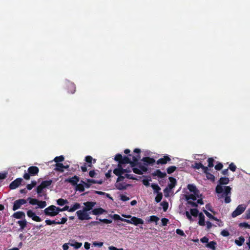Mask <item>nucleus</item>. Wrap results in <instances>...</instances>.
Segmentation results:
<instances>
[{
	"mask_svg": "<svg viewBox=\"0 0 250 250\" xmlns=\"http://www.w3.org/2000/svg\"><path fill=\"white\" fill-rule=\"evenodd\" d=\"M231 171L234 172L236 169V166L234 165V163H231L229 164V168Z\"/></svg>",
	"mask_w": 250,
	"mask_h": 250,
	"instance_id": "51",
	"label": "nucleus"
},
{
	"mask_svg": "<svg viewBox=\"0 0 250 250\" xmlns=\"http://www.w3.org/2000/svg\"><path fill=\"white\" fill-rule=\"evenodd\" d=\"M246 208V206L244 204L239 205L231 213V216L235 218L243 213Z\"/></svg>",
	"mask_w": 250,
	"mask_h": 250,
	"instance_id": "6",
	"label": "nucleus"
},
{
	"mask_svg": "<svg viewBox=\"0 0 250 250\" xmlns=\"http://www.w3.org/2000/svg\"><path fill=\"white\" fill-rule=\"evenodd\" d=\"M239 226L241 227H244L246 228L250 229V225L248 224L246 222L241 223L239 224Z\"/></svg>",
	"mask_w": 250,
	"mask_h": 250,
	"instance_id": "61",
	"label": "nucleus"
},
{
	"mask_svg": "<svg viewBox=\"0 0 250 250\" xmlns=\"http://www.w3.org/2000/svg\"><path fill=\"white\" fill-rule=\"evenodd\" d=\"M27 223V222L25 219L20 220L17 222V223L20 226V229L21 230L23 229L26 227Z\"/></svg>",
	"mask_w": 250,
	"mask_h": 250,
	"instance_id": "27",
	"label": "nucleus"
},
{
	"mask_svg": "<svg viewBox=\"0 0 250 250\" xmlns=\"http://www.w3.org/2000/svg\"><path fill=\"white\" fill-rule=\"evenodd\" d=\"M87 212V211H84L83 209L77 211L76 214L78 217V219L80 220H89L91 219V217Z\"/></svg>",
	"mask_w": 250,
	"mask_h": 250,
	"instance_id": "8",
	"label": "nucleus"
},
{
	"mask_svg": "<svg viewBox=\"0 0 250 250\" xmlns=\"http://www.w3.org/2000/svg\"><path fill=\"white\" fill-rule=\"evenodd\" d=\"M26 203L27 201L24 199H20L16 200L14 202L13 206L12 208L13 210L15 211L20 208L22 205L25 204Z\"/></svg>",
	"mask_w": 250,
	"mask_h": 250,
	"instance_id": "10",
	"label": "nucleus"
},
{
	"mask_svg": "<svg viewBox=\"0 0 250 250\" xmlns=\"http://www.w3.org/2000/svg\"><path fill=\"white\" fill-rule=\"evenodd\" d=\"M216 243L214 241H212L209 242V243H208V244L206 245V247L211 249L212 250H215L216 249Z\"/></svg>",
	"mask_w": 250,
	"mask_h": 250,
	"instance_id": "30",
	"label": "nucleus"
},
{
	"mask_svg": "<svg viewBox=\"0 0 250 250\" xmlns=\"http://www.w3.org/2000/svg\"><path fill=\"white\" fill-rule=\"evenodd\" d=\"M229 182V178L221 177L218 181L219 185L215 188V192L218 194L222 193L220 195H218V198H224V202L226 204L229 203L231 201L230 198L231 188L229 186H225L223 188L221 185H227Z\"/></svg>",
	"mask_w": 250,
	"mask_h": 250,
	"instance_id": "1",
	"label": "nucleus"
},
{
	"mask_svg": "<svg viewBox=\"0 0 250 250\" xmlns=\"http://www.w3.org/2000/svg\"><path fill=\"white\" fill-rule=\"evenodd\" d=\"M159 220V218L155 215H152L150 216L149 219L148 220V222H155L157 223Z\"/></svg>",
	"mask_w": 250,
	"mask_h": 250,
	"instance_id": "40",
	"label": "nucleus"
},
{
	"mask_svg": "<svg viewBox=\"0 0 250 250\" xmlns=\"http://www.w3.org/2000/svg\"><path fill=\"white\" fill-rule=\"evenodd\" d=\"M85 161L87 163L88 167H92V162L93 161V163L96 162V159H93L92 157L90 156H87L85 158Z\"/></svg>",
	"mask_w": 250,
	"mask_h": 250,
	"instance_id": "25",
	"label": "nucleus"
},
{
	"mask_svg": "<svg viewBox=\"0 0 250 250\" xmlns=\"http://www.w3.org/2000/svg\"><path fill=\"white\" fill-rule=\"evenodd\" d=\"M199 219L198 224L201 226H205V217L204 215L203 214V213H202V212L199 213Z\"/></svg>",
	"mask_w": 250,
	"mask_h": 250,
	"instance_id": "23",
	"label": "nucleus"
},
{
	"mask_svg": "<svg viewBox=\"0 0 250 250\" xmlns=\"http://www.w3.org/2000/svg\"><path fill=\"white\" fill-rule=\"evenodd\" d=\"M28 200H29V203L32 205H35L38 204V200L36 199L32 198L29 197L28 198Z\"/></svg>",
	"mask_w": 250,
	"mask_h": 250,
	"instance_id": "48",
	"label": "nucleus"
},
{
	"mask_svg": "<svg viewBox=\"0 0 250 250\" xmlns=\"http://www.w3.org/2000/svg\"><path fill=\"white\" fill-rule=\"evenodd\" d=\"M171 189H169L167 187L164 189V193L165 194V196L166 197H168L169 196V194L170 192Z\"/></svg>",
	"mask_w": 250,
	"mask_h": 250,
	"instance_id": "53",
	"label": "nucleus"
},
{
	"mask_svg": "<svg viewBox=\"0 0 250 250\" xmlns=\"http://www.w3.org/2000/svg\"><path fill=\"white\" fill-rule=\"evenodd\" d=\"M151 187L154 190V193L160 192L159 191L161 190V188L157 184L153 183L151 185Z\"/></svg>",
	"mask_w": 250,
	"mask_h": 250,
	"instance_id": "34",
	"label": "nucleus"
},
{
	"mask_svg": "<svg viewBox=\"0 0 250 250\" xmlns=\"http://www.w3.org/2000/svg\"><path fill=\"white\" fill-rule=\"evenodd\" d=\"M133 171L137 174L141 175L143 174V172L140 170V169L136 168V167H133L132 168Z\"/></svg>",
	"mask_w": 250,
	"mask_h": 250,
	"instance_id": "55",
	"label": "nucleus"
},
{
	"mask_svg": "<svg viewBox=\"0 0 250 250\" xmlns=\"http://www.w3.org/2000/svg\"><path fill=\"white\" fill-rule=\"evenodd\" d=\"M80 180V178L75 175L73 177H69L68 178H67L65 180V182H68L72 184L73 186H75L78 184V182Z\"/></svg>",
	"mask_w": 250,
	"mask_h": 250,
	"instance_id": "13",
	"label": "nucleus"
},
{
	"mask_svg": "<svg viewBox=\"0 0 250 250\" xmlns=\"http://www.w3.org/2000/svg\"><path fill=\"white\" fill-rule=\"evenodd\" d=\"M187 201V204L190 205H191L193 207L196 208V207H198V205H197L196 202H194L191 201L190 200H188V201Z\"/></svg>",
	"mask_w": 250,
	"mask_h": 250,
	"instance_id": "58",
	"label": "nucleus"
},
{
	"mask_svg": "<svg viewBox=\"0 0 250 250\" xmlns=\"http://www.w3.org/2000/svg\"><path fill=\"white\" fill-rule=\"evenodd\" d=\"M105 212H106V211L102 208H94L92 210V214L95 215H99Z\"/></svg>",
	"mask_w": 250,
	"mask_h": 250,
	"instance_id": "19",
	"label": "nucleus"
},
{
	"mask_svg": "<svg viewBox=\"0 0 250 250\" xmlns=\"http://www.w3.org/2000/svg\"><path fill=\"white\" fill-rule=\"evenodd\" d=\"M113 173L116 176L122 175L125 173L123 166L118 164L117 167L113 170Z\"/></svg>",
	"mask_w": 250,
	"mask_h": 250,
	"instance_id": "17",
	"label": "nucleus"
},
{
	"mask_svg": "<svg viewBox=\"0 0 250 250\" xmlns=\"http://www.w3.org/2000/svg\"><path fill=\"white\" fill-rule=\"evenodd\" d=\"M126 222L128 224H133L135 226H138L144 224V220L135 216H133L131 219H126Z\"/></svg>",
	"mask_w": 250,
	"mask_h": 250,
	"instance_id": "9",
	"label": "nucleus"
},
{
	"mask_svg": "<svg viewBox=\"0 0 250 250\" xmlns=\"http://www.w3.org/2000/svg\"><path fill=\"white\" fill-rule=\"evenodd\" d=\"M96 219H98V218H96ZM99 220L100 222H103L105 224H110L112 222V221L111 220L107 219H99Z\"/></svg>",
	"mask_w": 250,
	"mask_h": 250,
	"instance_id": "50",
	"label": "nucleus"
},
{
	"mask_svg": "<svg viewBox=\"0 0 250 250\" xmlns=\"http://www.w3.org/2000/svg\"><path fill=\"white\" fill-rule=\"evenodd\" d=\"M68 203V202L66 199H63L62 198H60L57 201V204L61 206H62Z\"/></svg>",
	"mask_w": 250,
	"mask_h": 250,
	"instance_id": "33",
	"label": "nucleus"
},
{
	"mask_svg": "<svg viewBox=\"0 0 250 250\" xmlns=\"http://www.w3.org/2000/svg\"><path fill=\"white\" fill-rule=\"evenodd\" d=\"M69 244L71 246L74 247L76 249L80 248L82 245V243L75 242V241L73 243H70Z\"/></svg>",
	"mask_w": 250,
	"mask_h": 250,
	"instance_id": "41",
	"label": "nucleus"
},
{
	"mask_svg": "<svg viewBox=\"0 0 250 250\" xmlns=\"http://www.w3.org/2000/svg\"><path fill=\"white\" fill-rule=\"evenodd\" d=\"M27 215L29 217L31 218L32 219L35 221H36V222L42 221L41 218L40 217L37 216L36 215L35 213L34 212L31 210H29L27 211Z\"/></svg>",
	"mask_w": 250,
	"mask_h": 250,
	"instance_id": "12",
	"label": "nucleus"
},
{
	"mask_svg": "<svg viewBox=\"0 0 250 250\" xmlns=\"http://www.w3.org/2000/svg\"><path fill=\"white\" fill-rule=\"evenodd\" d=\"M141 161L144 162V164L145 166H147L149 165H153L155 162L154 159L149 157H143Z\"/></svg>",
	"mask_w": 250,
	"mask_h": 250,
	"instance_id": "15",
	"label": "nucleus"
},
{
	"mask_svg": "<svg viewBox=\"0 0 250 250\" xmlns=\"http://www.w3.org/2000/svg\"><path fill=\"white\" fill-rule=\"evenodd\" d=\"M64 159V157L62 155H61V156H60L56 157L54 158V161L56 163H60V162H62L63 161Z\"/></svg>",
	"mask_w": 250,
	"mask_h": 250,
	"instance_id": "43",
	"label": "nucleus"
},
{
	"mask_svg": "<svg viewBox=\"0 0 250 250\" xmlns=\"http://www.w3.org/2000/svg\"><path fill=\"white\" fill-rule=\"evenodd\" d=\"M214 160L213 158H209L208 159V167H212L214 166L213 162Z\"/></svg>",
	"mask_w": 250,
	"mask_h": 250,
	"instance_id": "49",
	"label": "nucleus"
},
{
	"mask_svg": "<svg viewBox=\"0 0 250 250\" xmlns=\"http://www.w3.org/2000/svg\"><path fill=\"white\" fill-rule=\"evenodd\" d=\"M221 234L223 236L227 237L229 235V233L228 230L226 229H223V230L221 231Z\"/></svg>",
	"mask_w": 250,
	"mask_h": 250,
	"instance_id": "57",
	"label": "nucleus"
},
{
	"mask_svg": "<svg viewBox=\"0 0 250 250\" xmlns=\"http://www.w3.org/2000/svg\"><path fill=\"white\" fill-rule=\"evenodd\" d=\"M202 167H203V165L200 162H195L194 165H192V167L196 169H199L200 168H202Z\"/></svg>",
	"mask_w": 250,
	"mask_h": 250,
	"instance_id": "39",
	"label": "nucleus"
},
{
	"mask_svg": "<svg viewBox=\"0 0 250 250\" xmlns=\"http://www.w3.org/2000/svg\"><path fill=\"white\" fill-rule=\"evenodd\" d=\"M130 159L127 156H123L121 154H117L114 158V160L118 162V164L123 166L124 164H127L130 163Z\"/></svg>",
	"mask_w": 250,
	"mask_h": 250,
	"instance_id": "4",
	"label": "nucleus"
},
{
	"mask_svg": "<svg viewBox=\"0 0 250 250\" xmlns=\"http://www.w3.org/2000/svg\"><path fill=\"white\" fill-rule=\"evenodd\" d=\"M113 218L115 220H121L123 222H126V219H124V218H122V217H121V216L118 215V214H114L113 216Z\"/></svg>",
	"mask_w": 250,
	"mask_h": 250,
	"instance_id": "46",
	"label": "nucleus"
},
{
	"mask_svg": "<svg viewBox=\"0 0 250 250\" xmlns=\"http://www.w3.org/2000/svg\"><path fill=\"white\" fill-rule=\"evenodd\" d=\"M176 232L177 234L183 236H185V233L184 232L183 230L182 229H178L176 230Z\"/></svg>",
	"mask_w": 250,
	"mask_h": 250,
	"instance_id": "62",
	"label": "nucleus"
},
{
	"mask_svg": "<svg viewBox=\"0 0 250 250\" xmlns=\"http://www.w3.org/2000/svg\"><path fill=\"white\" fill-rule=\"evenodd\" d=\"M28 173H25L23 177L25 180H29L30 176H33L38 175L39 172V168L36 166H31L28 168Z\"/></svg>",
	"mask_w": 250,
	"mask_h": 250,
	"instance_id": "2",
	"label": "nucleus"
},
{
	"mask_svg": "<svg viewBox=\"0 0 250 250\" xmlns=\"http://www.w3.org/2000/svg\"><path fill=\"white\" fill-rule=\"evenodd\" d=\"M104 243L101 242H94L93 245L98 247H101L103 246Z\"/></svg>",
	"mask_w": 250,
	"mask_h": 250,
	"instance_id": "63",
	"label": "nucleus"
},
{
	"mask_svg": "<svg viewBox=\"0 0 250 250\" xmlns=\"http://www.w3.org/2000/svg\"><path fill=\"white\" fill-rule=\"evenodd\" d=\"M169 180L170 181V183L168 184L167 187L169 189H172L176 186V183H177V181L175 178L172 177H169Z\"/></svg>",
	"mask_w": 250,
	"mask_h": 250,
	"instance_id": "21",
	"label": "nucleus"
},
{
	"mask_svg": "<svg viewBox=\"0 0 250 250\" xmlns=\"http://www.w3.org/2000/svg\"><path fill=\"white\" fill-rule=\"evenodd\" d=\"M245 242V238L243 236L239 237V239L235 240V243L238 246H241Z\"/></svg>",
	"mask_w": 250,
	"mask_h": 250,
	"instance_id": "29",
	"label": "nucleus"
},
{
	"mask_svg": "<svg viewBox=\"0 0 250 250\" xmlns=\"http://www.w3.org/2000/svg\"><path fill=\"white\" fill-rule=\"evenodd\" d=\"M89 175L91 178L95 177L97 175V173L95 172V171L94 170H90L89 172Z\"/></svg>",
	"mask_w": 250,
	"mask_h": 250,
	"instance_id": "64",
	"label": "nucleus"
},
{
	"mask_svg": "<svg viewBox=\"0 0 250 250\" xmlns=\"http://www.w3.org/2000/svg\"><path fill=\"white\" fill-rule=\"evenodd\" d=\"M37 185V182L35 181H32L31 184H28L26 186V188L28 190H31L33 187H35Z\"/></svg>",
	"mask_w": 250,
	"mask_h": 250,
	"instance_id": "44",
	"label": "nucleus"
},
{
	"mask_svg": "<svg viewBox=\"0 0 250 250\" xmlns=\"http://www.w3.org/2000/svg\"><path fill=\"white\" fill-rule=\"evenodd\" d=\"M23 182V179L21 178H18L12 182L10 185L9 188L11 189H14L17 188Z\"/></svg>",
	"mask_w": 250,
	"mask_h": 250,
	"instance_id": "11",
	"label": "nucleus"
},
{
	"mask_svg": "<svg viewBox=\"0 0 250 250\" xmlns=\"http://www.w3.org/2000/svg\"><path fill=\"white\" fill-rule=\"evenodd\" d=\"M75 189L76 191L83 192L84 191V185L82 184H79L75 185Z\"/></svg>",
	"mask_w": 250,
	"mask_h": 250,
	"instance_id": "32",
	"label": "nucleus"
},
{
	"mask_svg": "<svg viewBox=\"0 0 250 250\" xmlns=\"http://www.w3.org/2000/svg\"><path fill=\"white\" fill-rule=\"evenodd\" d=\"M163 198V194L162 192H158L155 197V200L157 203H159Z\"/></svg>",
	"mask_w": 250,
	"mask_h": 250,
	"instance_id": "45",
	"label": "nucleus"
},
{
	"mask_svg": "<svg viewBox=\"0 0 250 250\" xmlns=\"http://www.w3.org/2000/svg\"><path fill=\"white\" fill-rule=\"evenodd\" d=\"M96 203L95 202H86L83 203L84 205V207L83 208V209L84 211H88L92 209V208L95 206Z\"/></svg>",
	"mask_w": 250,
	"mask_h": 250,
	"instance_id": "16",
	"label": "nucleus"
},
{
	"mask_svg": "<svg viewBox=\"0 0 250 250\" xmlns=\"http://www.w3.org/2000/svg\"><path fill=\"white\" fill-rule=\"evenodd\" d=\"M52 183V180L43 181L36 188V191L38 194H41L42 193V190L45 188H47Z\"/></svg>",
	"mask_w": 250,
	"mask_h": 250,
	"instance_id": "5",
	"label": "nucleus"
},
{
	"mask_svg": "<svg viewBox=\"0 0 250 250\" xmlns=\"http://www.w3.org/2000/svg\"><path fill=\"white\" fill-rule=\"evenodd\" d=\"M190 212L191 215L194 217H197L198 215L199 216V210L197 208L190 209Z\"/></svg>",
	"mask_w": 250,
	"mask_h": 250,
	"instance_id": "38",
	"label": "nucleus"
},
{
	"mask_svg": "<svg viewBox=\"0 0 250 250\" xmlns=\"http://www.w3.org/2000/svg\"><path fill=\"white\" fill-rule=\"evenodd\" d=\"M153 176H157L160 178H164L167 176L165 172H162L160 169H156L153 173H152Z\"/></svg>",
	"mask_w": 250,
	"mask_h": 250,
	"instance_id": "18",
	"label": "nucleus"
},
{
	"mask_svg": "<svg viewBox=\"0 0 250 250\" xmlns=\"http://www.w3.org/2000/svg\"><path fill=\"white\" fill-rule=\"evenodd\" d=\"M134 152L137 153L138 155L136 156H132V160H131L130 159V163H129L131 167H134L135 166H137L139 162V160L141 158V156L140 155V153L141 152V150L139 148H135L134 150Z\"/></svg>",
	"mask_w": 250,
	"mask_h": 250,
	"instance_id": "3",
	"label": "nucleus"
},
{
	"mask_svg": "<svg viewBox=\"0 0 250 250\" xmlns=\"http://www.w3.org/2000/svg\"><path fill=\"white\" fill-rule=\"evenodd\" d=\"M129 185L125 184V183H117L116 185L117 188L119 190L125 189Z\"/></svg>",
	"mask_w": 250,
	"mask_h": 250,
	"instance_id": "28",
	"label": "nucleus"
},
{
	"mask_svg": "<svg viewBox=\"0 0 250 250\" xmlns=\"http://www.w3.org/2000/svg\"><path fill=\"white\" fill-rule=\"evenodd\" d=\"M188 189L193 193H195L197 191V188L196 186L193 184H188L187 186Z\"/></svg>",
	"mask_w": 250,
	"mask_h": 250,
	"instance_id": "31",
	"label": "nucleus"
},
{
	"mask_svg": "<svg viewBox=\"0 0 250 250\" xmlns=\"http://www.w3.org/2000/svg\"><path fill=\"white\" fill-rule=\"evenodd\" d=\"M161 205L163 206V209L165 211H167L168 208V204L167 202H163L161 204Z\"/></svg>",
	"mask_w": 250,
	"mask_h": 250,
	"instance_id": "54",
	"label": "nucleus"
},
{
	"mask_svg": "<svg viewBox=\"0 0 250 250\" xmlns=\"http://www.w3.org/2000/svg\"><path fill=\"white\" fill-rule=\"evenodd\" d=\"M203 211L205 214L207 215V216L210 219L218 222L220 221L221 223H222V222L219 219H217L216 217L213 216L211 213H210L206 210H204Z\"/></svg>",
	"mask_w": 250,
	"mask_h": 250,
	"instance_id": "26",
	"label": "nucleus"
},
{
	"mask_svg": "<svg viewBox=\"0 0 250 250\" xmlns=\"http://www.w3.org/2000/svg\"><path fill=\"white\" fill-rule=\"evenodd\" d=\"M39 207L41 208H45L46 206V202L44 201H39L38 204H37Z\"/></svg>",
	"mask_w": 250,
	"mask_h": 250,
	"instance_id": "42",
	"label": "nucleus"
},
{
	"mask_svg": "<svg viewBox=\"0 0 250 250\" xmlns=\"http://www.w3.org/2000/svg\"><path fill=\"white\" fill-rule=\"evenodd\" d=\"M161 221H162V225L163 226H165L167 225L168 222H169V220L168 219L163 218L162 219Z\"/></svg>",
	"mask_w": 250,
	"mask_h": 250,
	"instance_id": "60",
	"label": "nucleus"
},
{
	"mask_svg": "<svg viewBox=\"0 0 250 250\" xmlns=\"http://www.w3.org/2000/svg\"><path fill=\"white\" fill-rule=\"evenodd\" d=\"M54 170L56 171H59L60 172H63V165L62 163H56L55 164V168Z\"/></svg>",
	"mask_w": 250,
	"mask_h": 250,
	"instance_id": "24",
	"label": "nucleus"
},
{
	"mask_svg": "<svg viewBox=\"0 0 250 250\" xmlns=\"http://www.w3.org/2000/svg\"><path fill=\"white\" fill-rule=\"evenodd\" d=\"M68 92L73 94L76 91L75 84L71 82H68L67 85Z\"/></svg>",
	"mask_w": 250,
	"mask_h": 250,
	"instance_id": "20",
	"label": "nucleus"
},
{
	"mask_svg": "<svg viewBox=\"0 0 250 250\" xmlns=\"http://www.w3.org/2000/svg\"><path fill=\"white\" fill-rule=\"evenodd\" d=\"M137 166L139 167V169L141 170L142 171L146 172L148 170L146 166L144 165V164L143 165L141 162H138Z\"/></svg>",
	"mask_w": 250,
	"mask_h": 250,
	"instance_id": "35",
	"label": "nucleus"
},
{
	"mask_svg": "<svg viewBox=\"0 0 250 250\" xmlns=\"http://www.w3.org/2000/svg\"><path fill=\"white\" fill-rule=\"evenodd\" d=\"M67 220V218L66 217H62L61 219V221H57V224L60 225V224H65Z\"/></svg>",
	"mask_w": 250,
	"mask_h": 250,
	"instance_id": "56",
	"label": "nucleus"
},
{
	"mask_svg": "<svg viewBox=\"0 0 250 250\" xmlns=\"http://www.w3.org/2000/svg\"><path fill=\"white\" fill-rule=\"evenodd\" d=\"M43 212L44 214L46 216L54 217L57 215V212L55 210L54 205H51L47 208H45Z\"/></svg>",
	"mask_w": 250,
	"mask_h": 250,
	"instance_id": "7",
	"label": "nucleus"
},
{
	"mask_svg": "<svg viewBox=\"0 0 250 250\" xmlns=\"http://www.w3.org/2000/svg\"><path fill=\"white\" fill-rule=\"evenodd\" d=\"M12 217L16 219H21L25 218V214L24 212L21 211H19L15 212L13 215Z\"/></svg>",
	"mask_w": 250,
	"mask_h": 250,
	"instance_id": "22",
	"label": "nucleus"
},
{
	"mask_svg": "<svg viewBox=\"0 0 250 250\" xmlns=\"http://www.w3.org/2000/svg\"><path fill=\"white\" fill-rule=\"evenodd\" d=\"M171 161L170 158L168 155H165L163 158H160L158 159L156 164L157 165L161 164L165 165L166 164L167 162H169Z\"/></svg>",
	"mask_w": 250,
	"mask_h": 250,
	"instance_id": "14",
	"label": "nucleus"
},
{
	"mask_svg": "<svg viewBox=\"0 0 250 250\" xmlns=\"http://www.w3.org/2000/svg\"><path fill=\"white\" fill-rule=\"evenodd\" d=\"M206 177L208 180H210L212 182H214L215 181V177L214 176L210 173V172H208V173L206 174Z\"/></svg>",
	"mask_w": 250,
	"mask_h": 250,
	"instance_id": "47",
	"label": "nucleus"
},
{
	"mask_svg": "<svg viewBox=\"0 0 250 250\" xmlns=\"http://www.w3.org/2000/svg\"><path fill=\"white\" fill-rule=\"evenodd\" d=\"M223 167V165L221 163H218L215 166V169L217 170H221Z\"/></svg>",
	"mask_w": 250,
	"mask_h": 250,
	"instance_id": "59",
	"label": "nucleus"
},
{
	"mask_svg": "<svg viewBox=\"0 0 250 250\" xmlns=\"http://www.w3.org/2000/svg\"><path fill=\"white\" fill-rule=\"evenodd\" d=\"M177 169L175 166H171L168 167L167 169V172L168 174H170L174 172Z\"/></svg>",
	"mask_w": 250,
	"mask_h": 250,
	"instance_id": "36",
	"label": "nucleus"
},
{
	"mask_svg": "<svg viewBox=\"0 0 250 250\" xmlns=\"http://www.w3.org/2000/svg\"><path fill=\"white\" fill-rule=\"evenodd\" d=\"M185 199L187 201L192 200L193 201L196 200V196L195 195L190 194L189 195H185Z\"/></svg>",
	"mask_w": 250,
	"mask_h": 250,
	"instance_id": "37",
	"label": "nucleus"
},
{
	"mask_svg": "<svg viewBox=\"0 0 250 250\" xmlns=\"http://www.w3.org/2000/svg\"><path fill=\"white\" fill-rule=\"evenodd\" d=\"M45 222L47 225H51L52 224H57V221L56 220H50L47 219L45 221Z\"/></svg>",
	"mask_w": 250,
	"mask_h": 250,
	"instance_id": "52",
	"label": "nucleus"
}]
</instances>
